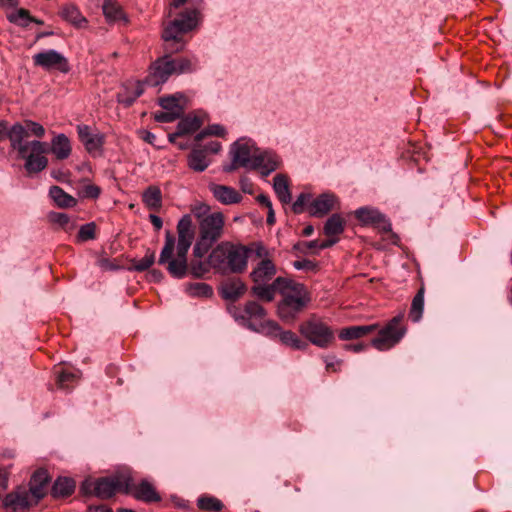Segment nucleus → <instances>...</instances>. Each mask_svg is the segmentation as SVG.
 Returning a JSON list of instances; mask_svg holds the SVG:
<instances>
[{
    "label": "nucleus",
    "mask_w": 512,
    "mask_h": 512,
    "mask_svg": "<svg viewBox=\"0 0 512 512\" xmlns=\"http://www.w3.org/2000/svg\"><path fill=\"white\" fill-rule=\"evenodd\" d=\"M177 244L175 236L168 230L165 243L160 252L158 264L166 268L175 279L187 276V254L195 238V230L191 214H185L177 223Z\"/></svg>",
    "instance_id": "obj_1"
},
{
    "label": "nucleus",
    "mask_w": 512,
    "mask_h": 512,
    "mask_svg": "<svg viewBox=\"0 0 512 512\" xmlns=\"http://www.w3.org/2000/svg\"><path fill=\"white\" fill-rule=\"evenodd\" d=\"M288 282L281 289V299L277 303L276 314L283 323L293 324L306 310L312 298L304 284L290 278Z\"/></svg>",
    "instance_id": "obj_2"
},
{
    "label": "nucleus",
    "mask_w": 512,
    "mask_h": 512,
    "mask_svg": "<svg viewBox=\"0 0 512 512\" xmlns=\"http://www.w3.org/2000/svg\"><path fill=\"white\" fill-rule=\"evenodd\" d=\"M211 249L209 263L216 273L239 274L246 269L248 249L245 246L224 241Z\"/></svg>",
    "instance_id": "obj_3"
},
{
    "label": "nucleus",
    "mask_w": 512,
    "mask_h": 512,
    "mask_svg": "<svg viewBox=\"0 0 512 512\" xmlns=\"http://www.w3.org/2000/svg\"><path fill=\"white\" fill-rule=\"evenodd\" d=\"M198 10L186 9L163 29L162 39L166 42L165 50L179 52L185 47L182 35L193 30L198 24Z\"/></svg>",
    "instance_id": "obj_4"
},
{
    "label": "nucleus",
    "mask_w": 512,
    "mask_h": 512,
    "mask_svg": "<svg viewBox=\"0 0 512 512\" xmlns=\"http://www.w3.org/2000/svg\"><path fill=\"white\" fill-rule=\"evenodd\" d=\"M224 215L214 212L198 223V238L193 247L195 257H204L213 245L222 237L224 232Z\"/></svg>",
    "instance_id": "obj_5"
},
{
    "label": "nucleus",
    "mask_w": 512,
    "mask_h": 512,
    "mask_svg": "<svg viewBox=\"0 0 512 512\" xmlns=\"http://www.w3.org/2000/svg\"><path fill=\"white\" fill-rule=\"evenodd\" d=\"M404 317V312H400L390 319L384 327L378 328V335L371 340L370 345L378 351H386L398 344L407 331Z\"/></svg>",
    "instance_id": "obj_6"
},
{
    "label": "nucleus",
    "mask_w": 512,
    "mask_h": 512,
    "mask_svg": "<svg viewBox=\"0 0 512 512\" xmlns=\"http://www.w3.org/2000/svg\"><path fill=\"white\" fill-rule=\"evenodd\" d=\"M300 334L319 348H328L335 340L333 329L315 314L299 325Z\"/></svg>",
    "instance_id": "obj_7"
},
{
    "label": "nucleus",
    "mask_w": 512,
    "mask_h": 512,
    "mask_svg": "<svg viewBox=\"0 0 512 512\" xmlns=\"http://www.w3.org/2000/svg\"><path fill=\"white\" fill-rule=\"evenodd\" d=\"M234 319L247 329L265 334L266 324L269 320H265L266 310L256 301H248L244 308L233 307L230 310Z\"/></svg>",
    "instance_id": "obj_8"
},
{
    "label": "nucleus",
    "mask_w": 512,
    "mask_h": 512,
    "mask_svg": "<svg viewBox=\"0 0 512 512\" xmlns=\"http://www.w3.org/2000/svg\"><path fill=\"white\" fill-rule=\"evenodd\" d=\"M132 488V472L123 469L107 477L96 479V497L109 499L117 492L129 494Z\"/></svg>",
    "instance_id": "obj_9"
},
{
    "label": "nucleus",
    "mask_w": 512,
    "mask_h": 512,
    "mask_svg": "<svg viewBox=\"0 0 512 512\" xmlns=\"http://www.w3.org/2000/svg\"><path fill=\"white\" fill-rule=\"evenodd\" d=\"M175 72V63L169 55L156 59L149 67V73L144 79L148 86L156 87L165 83Z\"/></svg>",
    "instance_id": "obj_10"
},
{
    "label": "nucleus",
    "mask_w": 512,
    "mask_h": 512,
    "mask_svg": "<svg viewBox=\"0 0 512 512\" xmlns=\"http://www.w3.org/2000/svg\"><path fill=\"white\" fill-rule=\"evenodd\" d=\"M264 335L274 340H279L281 344L295 350L304 351L308 348V343L302 340L291 330H284L276 321H268Z\"/></svg>",
    "instance_id": "obj_11"
},
{
    "label": "nucleus",
    "mask_w": 512,
    "mask_h": 512,
    "mask_svg": "<svg viewBox=\"0 0 512 512\" xmlns=\"http://www.w3.org/2000/svg\"><path fill=\"white\" fill-rule=\"evenodd\" d=\"M355 218L363 226H374L382 232H391L390 221L377 208L364 206L354 211Z\"/></svg>",
    "instance_id": "obj_12"
},
{
    "label": "nucleus",
    "mask_w": 512,
    "mask_h": 512,
    "mask_svg": "<svg viewBox=\"0 0 512 512\" xmlns=\"http://www.w3.org/2000/svg\"><path fill=\"white\" fill-rule=\"evenodd\" d=\"M35 66L45 70L56 69L62 73L70 71V65L67 58L54 49L37 53L33 56Z\"/></svg>",
    "instance_id": "obj_13"
},
{
    "label": "nucleus",
    "mask_w": 512,
    "mask_h": 512,
    "mask_svg": "<svg viewBox=\"0 0 512 512\" xmlns=\"http://www.w3.org/2000/svg\"><path fill=\"white\" fill-rule=\"evenodd\" d=\"M259 150L253 141L240 139L231 145L229 153L243 168L251 169L253 157Z\"/></svg>",
    "instance_id": "obj_14"
},
{
    "label": "nucleus",
    "mask_w": 512,
    "mask_h": 512,
    "mask_svg": "<svg viewBox=\"0 0 512 512\" xmlns=\"http://www.w3.org/2000/svg\"><path fill=\"white\" fill-rule=\"evenodd\" d=\"M77 133L88 153L93 155L102 154V148L105 142V136L103 133L94 132L90 126L84 124L77 126Z\"/></svg>",
    "instance_id": "obj_15"
},
{
    "label": "nucleus",
    "mask_w": 512,
    "mask_h": 512,
    "mask_svg": "<svg viewBox=\"0 0 512 512\" xmlns=\"http://www.w3.org/2000/svg\"><path fill=\"white\" fill-rule=\"evenodd\" d=\"M50 481L51 477L44 468H39L32 474L28 491L34 499V504H38L47 495Z\"/></svg>",
    "instance_id": "obj_16"
},
{
    "label": "nucleus",
    "mask_w": 512,
    "mask_h": 512,
    "mask_svg": "<svg viewBox=\"0 0 512 512\" xmlns=\"http://www.w3.org/2000/svg\"><path fill=\"white\" fill-rule=\"evenodd\" d=\"M3 503L6 508L11 509L13 512H24L29 507L35 505L34 499L25 488H18L7 494Z\"/></svg>",
    "instance_id": "obj_17"
},
{
    "label": "nucleus",
    "mask_w": 512,
    "mask_h": 512,
    "mask_svg": "<svg viewBox=\"0 0 512 512\" xmlns=\"http://www.w3.org/2000/svg\"><path fill=\"white\" fill-rule=\"evenodd\" d=\"M338 198L333 193H322L309 205V214L312 217L322 218L336 208Z\"/></svg>",
    "instance_id": "obj_18"
},
{
    "label": "nucleus",
    "mask_w": 512,
    "mask_h": 512,
    "mask_svg": "<svg viewBox=\"0 0 512 512\" xmlns=\"http://www.w3.org/2000/svg\"><path fill=\"white\" fill-rule=\"evenodd\" d=\"M280 164L279 157L272 151H261L253 157L251 170H260L262 176H268L274 172Z\"/></svg>",
    "instance_id": "obj_19"
},
{
    "label": "nucleus",
    "mask_w": 512,
    "mask_h": 512,
    "mask_svg": "<svg viewBox=\"0 0 512 512\" xmlns=\"http://www.w3.org/2000/svg\"><path fill=\"white\" fill-rule=\"evenodd\" d=\"M287 283H289L288 277L279 276L271 284H254L251 287V292L258 299L271 302L275 298V293L278 292L280 294L283 285Z\"/></svg>",
    "instance_id": "obj_20"
},
{
    "label": "nucleus",
    "mask_w": 512,
    "mask_h": 512,
    "mask_svg": "<svg viewBox=\"0 0 512 512\" xmlns=\"http://www.w3.org/2000/svg\"><path fill=\"white\" fill-rule=\"evenodd\" d=\"M246 291V284L239 278H229L223 281L219 287L221 297L232 302L241 298Z\"/></svg>",
    "instance_id": "obj_21"
},
{
    "label": "nucleus",
    "mask_w": 512,
    "mask_h": 512,
    "mask_svg": "<svg viewBox=\"0 0 512 512\" xmlns=\"http://www.w3.org/2000/svg\"><path fill=\"white\" fill-rule=\"evenodd\" d=\"M276 272V266L271 259H262L250 272V278L254 284H267Z\"/></svg>",
    "instance_id": "obj_22"
},
{
    "label": "nucleus",
    "mask_w": 512,
    "mask_h": 512,
    "mask_svg": "<svg viewBox=\"0 0 512 512\" xmlns=\"http://www.w3.org/2000/svg\"><path fill=\"white\" fill-rule=\"evenodd\" d=\"M129 494H132L135 499L146 503L161 501V496L154 486L147 480H142L136 486L132 483V488Z\"/></svg>",
    "instance_id": "obj_23"
},
{
    "label": "nucleus",
    "mask_w": 512,
    "mask_h": 512,
    "mask_svg": "<svg viewBox=\"0 0 512 512\" xmlns=\"http://www.w3.org/2000/svg\"><path fill=\"white\" fill-rule=\"evenodd\" d=\"M209 189L213 196L225 205L239 203L242 199V196L230 186L210 184Z\"/></svg>",
    "instance_id": "obj_24"
},
{
    "label": "nucleus",
    "mask_w": 512,
    "mask_h": 512,
    "mask_svg": "<svg viewBox=\"0 0 512 512\" xmlns=\"http://www.w3.org/2000/svg\"><path fill=\"white\" fill-rule=\"evenodd\" d=\"M187 164L190 169L195 172H203L210 165V160L202 145L196 144L187 157Z\"/></svg>",
    "instance_id": "obj_25"
},
{
    "label": "nucleus",
    "mask_w": 512,
    "mask_h": 512,
    "mask_svg": "<svg viewBox=\"0 0 512 512\" xmlns=\"http://www.w3.org/2000/svg\"><path fill=\"white\" fill-rule=\"evenodd\" d=\"M378 327L379 325L376 323L370 325L349 326L341 329L338 336L343 341L356 340L375 332Z\"/></svg>",
    "instance_id": "obj_26"
},
{
    "label": "nucleus",
    "mask_w": 512,
    "mask_h": 512,
    "mask_svg": "<svg viewBox=\"0 0 512 512\" xmlns=\"http://www.w3.org/2000/svg\"><path fill=\"white\" fill-rule=\"evenodd\" d=\"M76 483L69 477H58L50 489L53 498H66L71 496L75 491Z\"/></svg>",
    "instance_id": "obj_27"
},
{
    "label": "nucleus",
    "mask_w": 512,
    "mask_h": 512,
    "mask_svg": "<svg viewBox=\"0 0 512 512\" xmlns=\"http://www.w3.org/2000/svg\"><path fill=\"white\" fill-rule=\"evenodd\" d=\"M102 10L109 23L123 22L126 24L128 22L126 14L116 0H104Z\"/></svg>",
    "instance_id": "obj_28"
},
{
    "label": "nucleus",
    "mask_w": 512,
    "mask_h": 512,
    "mask_svg": "<svg viewBox=\"0 0 512 512\" xmlns=\"http://www.w3.org/2000/svg\"><path fill=\"white\" fill-rule=\"evenodd\" d=\"M60 16L76 28H83L88 23L79 8L74 4L64 5L60 11Z\"/></svg>",
    "instance_id": "obj_29"
},
{
    "label": "nucleus",
    "mask_w": 512,
    "mask_h": 512,
    "mask_svg": "<svg viewBox=\"0 0 512 512\" xmlns=\"http://www.w3.org/2000/svg\"><path fill=\"white\" fill-rule=\"evenodd\" d=\"M13 150L17 151L18 158L24 159L25 161L29 157L30 153H46L47 152V144L45 142H41L38 140L26 141L20 144H17L11 147Z\"/></svg>",
    "instance_id": "obj_30"
},
{
    "label": "nucleus",
    "mask_w": 512,
    "mask_h": 512,
    "mask_svg": "<svg viewBox=\"0 0 512 512\" xmlns=\"http://www.w3.org/2000/svg\"><path fill=\"white\" fill-rule=\"evenodd\" d=\"M71 144L65 134H58L51 141V151L58 160L67 159L71 154Z\"/></svg>",
    "instance_id": "obj_31"
},
{
    "label": "nucleus",
    "mask_w": 512,
    "mask_h": 512,
    "mask_svg": "<svg viewBox=\"0 0 512 512\" xmlns=\"http://www.w3.org/2000/svg\"><path fill=\"white\" fill-rule=\"evenodd\" d=\"M273 182V188L279 201L284 204L290 203L292 196L287 176L284 174H277L274 177Z\"/></svg>",
    "instance_id": "obj_32"
},
{
    "label": "nucleus",
    "mask_w": 512,
    "mask_h": 512,
    "mask_svg": "<svg viewBox=\"0 0 512 512\" xmlns=\"http://www.w3.org/2000/svg\"><path fill=\"white\" fill-rule=\"evenodd\" d=\"M49 196L59 208H72L77 204V200L59 186H51Z\"/></svg>",
    "instance_id": "obj_33"
},
{
    "label": "nucleus",
    "mask_w": 512,
    "mask_h": 512,
    "mask_svg": "<svg viewBox=\"0 0 512 512\" xmlns=\"http://www.w3.org/2000/svg\"><path fill=\"white\" fill-rule=\"evenodd\" d=\"M345 224L343 217L338 213H334L324 223L323 233L327 237L339 236L344 232Z\"/></svg>",
    "instance_id": "obj_34"
},
{
    "label": "nucleus",
    "mask_w": 512,
    "mask_h": 512,
    "mask_svg": "<svg viewBox=\"0 0 512 512\" xmlns=\"http://www.w3.org/2000/svg\"><path fill=\"white\" fill-rule=\"evenodd\" d=\"M184 99V95L181 93H176L169 96H164L159 99V105L169 112H174L178 114V118L182 116L184 113V106L180 103L181 100Z\"/></svg>",
    "instance_id": "obj_35"
},
{
    "label": "nucleus",
    "mask_w": 512,
    "mask_h": 512,
    "mask_svg": "<svg viewBox=\"0 0 512 512\" xmlns=\"http://www.w3.org/2000/svg\"><path fill=\"white\" fill-rule=\"evenodd\" d=\"M202 258L193 255V259L189 263L187 262V274L190 273L194 278H203L210 272L212 266L209 263V256L206 261H203Z\"/></svg>",
    "instance_id": "obj_36"
},
{
    "label": "nucleus",
    "mask_w": 512,
    "mask_h": 512,
    "mask_svg": "<svg viewBox=\"0 0 512 512\" xmlns=\"http://www.w3.org/2000/svg\"><path fill=\"white\" fill-rule=\"evenodd\" d=\"M45 153H30L25 161L24 168L28 174H36L43 171L48 165V159Z\"/></svg>",
    "instance_id": "obj_37"
},
{
    "label": "nucleus",
    "mask_w": 512,
    "mask_h": 512,
    "mask_svg": "<svg viewBox=\"0 0 512 512\" xmlns=\"http://www.w3.org/2000/svg\"><path fill=\"white\" fill-rule=\"evenodd\" d=\"M143 203L152 210H158L162 205V193L159 187L149 186L142 195Z\"/></svg>",
    "instance_id": "obj_38"
},
{
    "label": "nucleus",
    "mask_w": 512,
    "mask_h": 512,
    "mask_svg": "<svg viewBox=\"0 0 512 512\" xmlns=\"http://www.w3.org/2000/svg\"><path fill=\"white\" fill-rule=\"evenodd\" d=\"M424 294L425 288L421 286L416 295L412 299L409 317L413 322H419L424 310Z\"/></svg>",
    "instance_id": "obj_39"
},
{
    "label": "nucleus",
    "mask_w": 512,
    "mask_h": 512,
    "mask_svg": "<svg viewBox=\"0 0 512 512\" xmlns=\"http://www.w3.org/2000/svg\"><path fill=\"white\" fill-rule=\"evenodd\" d=\"M26 137H28V131L26 127L19 122L13 124L7 133V138L10 141V147L25 142L24 140Z\"/></svg>",
    "instance_id": "obj_40"
},
{
    "label": "nucleus",
    "mask_w": 512,
    "mask_h": 512,
    "mask_svg": "<svg viewBox=\"0 0 512 512\" xmlns=\"http://www.w3.org/2000/svg\"><path fill=\"white\" fill-rule=\"evenodd\" d=\"M202 125V121L197 116H186L178 124V134H190L197 131Z\"/></svg>",
    "instance_id": "obj_41"
},
{
    "label": "nucleus",
    "mask_w": 512,
    "mask_h": 512,
    "mask_svg": "<svg viewBox=\"0 0 512 512\" xmlns=\"http://www.w3.org/2000/svg\"><path fill=\"white\" fill-rule=\"evenodd\" d=\"M186 292L192 297L209 298L213 295V288L207 283H190L186 286Z\"/></svg>",
    "instance_id": "obj_42"
},
{
    "label": "nucleus",
    "mask_w": 512,
    "mask_h": 512,
    "mask_svg": "<svg viewBox=\"0 0 512 512\" xmlns=\"http://www.w3.org/2000/svg\"><path fill=\"white\" fill-rule=\"evenodd\" d=\"M56 382L60 389L69 390L73 386V384L78 380L79 375L78 372L71 371H57Z\"/></svg>",
    "instance_id": "obj_43"
},
{
    "label": "nucleus",
    "mask_w": 512,
    "mask_h": 512,
    "mask_svg": "<svg viewBox=\"0 0 512 512\" xmlns=\"http://www.w3.org/2000/svg\"><path fill=\"white\" fill-rule=\"evenodd\" d=\"M197 506L199 509L204 511H221L223 508V503L212 496H202L197 500Z\"/></svg>",
    "instance_id": "obj_44"
},
{
    "label": "nucleus",
    "mask_w": 512,
    "mask_h": 512,
    "mask_svg": "<svg viewBox=\"0 0 512 512\" xmlns=\"http://www.w3.org/2000/svg\"><path fill=\"white\" fill-rule=\"evenodd\" d=\"M51 222L60 225L66 232H71L75 229V223H71L70 217L66 213L52 212L49 214Z\"/></svg>",
    "instance_id": "obj_45"
},
{
    "label": "nucleus",
    "mask_w": 512,
    "mask_h": 512,
    "mask_svg": "<svg viewBox=\"0 0 512 512\" xmlns=\"http://www.w3.org/2000/svg\"><path fill=\"white\" fill-rule=\"evenodd\" d=\"M226 134L225 128L220 124H212L209 125L204 130L200 131L195 136V141L200 142L202 141L206 136H218V137H224Z\"/></svg>",
    "instance_id": "obj_46"
},
{
    "label": "nucleus",
    "mask_w": 512,
    "mask_h": 512,
    "mask_svg": "<svg viewBox=\"0 0 512 512\" xmlns=\"http://www.w3.org/2000/svg\"><path fill=\"white\" fill-rule=\"evenodd\" d=\"M96 237V224L94 222H90L84 224L80 227L77 234V241L85 242L88 240H93Z\"/></svg>",
    "instance_id": "obj_47"
},
{
    "label": "nucleus",
    "mask_w": 512,
    "mask_h": 512,
    "mask_svg": "<svg viewBox=\"0 0 512 512\" xmlns=\"http://www.w3.org/2000/svg\"><path fill=\"white\" fill-rule=\"evenodd\" d=\"M154 262L155 253L154 251L148 249L145 256L142 259L133 262V268L138 272H143L149 269L154 264Z\"/></svg>",
    "instance_id": "obj_48"
},
{
    "label": "nucleus",
    "mask_w": 512,
    "mask_h": 512,
    "mask_svg": "<svg viewBox=\"0 0 512 512\" xmlns=\"http://www.w3.org/2000/svg\"><path fill=\"white\" fill-rule=\"evenodd\" d=\"M30 17L31 15L28 10L20 8L15 13H11L8 16V20L11 23H15L19 26L27 27L29 24Z\"/></svg>",
    "instance_id": "obj_49"
},
{
    "label": "nucleus",
    "mask_w": 512,
    "mask_h": 512,
    "mask_svg": "<svg viewBox=\"0 0 512 512\" xmlns=\"http://www.w3.org/2000/svg\"><path fill=\"white\" fill-rule=\"evenodd\" d=\"M175 63L174 74L188 73L195 70V64L188 58L172 59Z\"/></svg>",
    "instance_id": "obj_50"
},
{
    "label": "nucleus",
    "mask_w": 512,
    "mask_h": 512,
    "mask_svg": "<svg viewBox=\"0 0 512 512\" xmlns=\"http://www.w3.org/2000/svg\"><path fill=\"white\" fill-rule=\"evenodd\" d=\"M319 241L318 240H312V241H302L298 242L293 246V250L298 251L302 254H318V252L315 251V249H318Z\"/></svg>",
    "instance_id": "obj_51"
},
{
    "label": "nucleus",
    "mask_w": 512,
    "mask_h": 512,
    "mask_svg": "<svg viewBox=\"0 0 512 512\" xmlns=\"http://www.w3.org/2000/svg\"><path fill=\"white\" fill-rule=\"evenodd\" d=\"M192 214L196 217L198 223L201 222V219H205V217H209L212 213H210V206L205 203H197L191 208Z\"/></svg>",
    "instance_id": "obj_52"
},
{
    "label": "nucleus",
    "mask_w": 512,
    "mask_h": 512,
    "mask_svg": "<svg viewBox=\"0 0 512 512\" xmlns=\"http://www.w3.org/2000/svg\"><path fill=\"white\" fill-rule=\"evenodd\" d=\"M24 123L28 133L30 132L38 138H42L45 135V129L40 123L32 120H25Z\"/></svg>",
    "instance_id": "obj_53"
},
{
    "label": "nucleus",
    "mask_w": 512,
    "mask_h": 512,
    "mask_svg": "<svg viewBox=\"0 0 512 512\" xmlns=\"http://www.w3.org/2000/svg\"><path fill=\"white\" fill-rule=\"evenodd\" d=\"M154 119L159 123H171L178 119V114L168 110L159 111L154 114Z\"/></svg>",
    "instance_id": "obj_54"
},
{
    "label": "nucleus",
    "mask_w": 512,
    "mask_h": 512,
    "mask_svg": "<svg viewBox=\"0 0 512 512\" xmlns=\"http://www.w3.org/2000/svg\"><path fill=\"white\" fill-rule=\"evenodd\" d=\"M293 267L297 270L316 271L318 264L309 259L297 260L293 262Z\"/></svg>",
    "instance_id": "obj_55"
},
{
    "label": "nucleus",
    "mask_w": 512,
    "mask_h": 512,
    "mask_svg": "<svg viewBox=\"0 0 512 512\" xmlns=\"http://www.w3.org/2000/svg\"><path fill=\"white\" fill-rule=\"evenodd\" d=\"M310 199V194L301 193L292 205V211L295 214H301L304 211V206Z\"/></svg>",
    "instance_id": "obj_56"
},
{
    "label": "nucleus",
    "mask_w": 512,
    "mask_h": 512,
    "mask_svg": "<svg viewBox=\"0 0 512 512\" xmlns=\"http://www.w3.org/2000/svg\"><path fill=\"white\" fill-rule=\"evenodd\" d=\"M100 192H101V190L98 186L89 184V185L84 186V188L81 192V196L84 198L96 199L99 197Z\"/></svg>",
    "instance_id": "obj_57"
},
{
    "label": "nucleus",
    "mask_w": 512,
    "mask_h": 512,
    "mask_svg": "<svg viewBox=\"0 0 512 512\" xmlns=\"http://www.w3.org/2000/svg\"><path fill=\"white\" fill-rule=\"evenodd\" d=\"M137 98L129 91L128 86H125V91L118 94V102L124 104L126 107L131 106Z\"/></svg>",
    "instance_id": "obj_58"
},
{
    "label": "nucleus",
    "mask_w": 512,
    "mask_h": 512,
    "mask_svg": "<svg viewBox=\"0 0 512 512\" xmlns=\"http://www.w3.org/2000/svg\"><path fill=\"white\" fill-rule=\"evenodd\" d=\"M80 490L84 495L96 496V480H84L81 484Z\"/></svg>",
    "instance_id": "obj_59"
},
{
    "label": "nucleus",
    "mask_w": 512,
    "mask_h": 512,
    "mask_svg": "<svg viewBox=\"0 0 512 512\" xmlns=\"http://www.w3.org/2000/svg\"><path fill=\"white\" fill-rule=\"evenodd\" d=\"M326 370H332L337 372L342 364V360L336 359L335 357H325Z\"/></svg>",
    "instance_id": "obj_60"
},
{
    "label": "nucleus",
    "mask_w": 512,
    "mask_h": 512,
    "mask_svg": "<svg viewBox=\"0 0 512 512\" xmlns=\"http://www.w3.org/2000/svg\"><path fill=\"white\" fill-rule=\"evenodd\" d=\"M221 143L218 141H211L206 145H202V149L205 150L207 155L209 154H217L221 150Z\"/></svg>",
    "instance_id": "obj_61"
},
{
    "label": "nucleus",
    "mask_w": 512,
    "mask_h": 512,
    "mask_svg": "<svg viewBox=\"0 0 512 512\" xmlns=\"http://www.w3.org/2000/svg\"><path fill=\"white\" fill-rule=\"evenodd\" d=\"M239 183H240L241 190L244 193L253 194V192H254L253 184H252V182L250 181L249 178L241 177Z\"/></svg>",
    "instance_id": "obj_62"
},
{
    "label": "nucleus",
    "mask_w": 512,
    "mask_h": 512,
    "mask_svg": "<svg viewBox=\"0 0 512 512\" xmlns=\"http://www.w3.org/2000/svg\"><path fill=\"white\" fill-rule=\"evenodd\" d=\"M97 264L98 266L103 269V270H116L118 269V266L113 264L110 259L108 258H100L98 261H97Z\"/></svg>",
    "instance_id": "obj_63"
},
{
    "label": "nucleus",
    "mask_w": 512,
    "mask_h": 512,
    "mask_svg": "<svg viewBox=\"0 0 512 512\" xmlns=\"http://www.w3.org/2000/svg\"><path fill=\"white\" fill-rule=\"evenodd\" d=\"M369 344L357 343V344H346L344 345V349L346 351H352L354 353H359L368 348Z\"/></svg>",
    "instance_id": "obj_64"
}]
</instances>
